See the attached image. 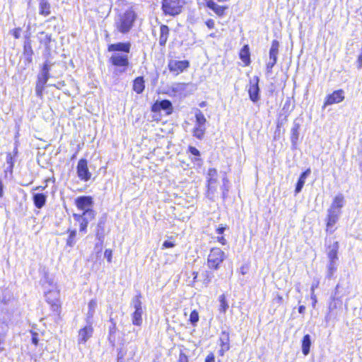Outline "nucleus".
Instances as JSON below:
<instances>
[{
    "label": "nucleus",
    "instance_id": "79ce46f5",
    "mask_svg": "<svg viewBox=\"0 0 362 362\" xmlns=\"http://www.w3.org/2000/svg\"><path fill=\"white\" fill-rule=\"evenodd\" d=\"M189 320L192 325H195L199 321V314L196 310L191 313Z\"/></svg>",
    "mask_w": 362,
    "mask_h": 362
},
{
    "label": "nucleus",
    "instance_id": "c9c22d12",
    "mask_svg": "<svg viewBox=\"0 0 362 362\" xmlns=\"http://www.w3.org/2000/svg\"><path fill=\"white\" fill-rule=\"evenodd\" d=\"M187 86L188 84L185 83H174L172 85V90L175 93L182 94Z\"/></svg>",
    "mask_w": 362,
    "mask_h": 362
},
{
    "label": "nucleus",
    "instance_id": "20e7f679",
    "mask_svg": "<svg viewBox=\"0 0 362 362\" xmlns=\"http://www.w3.org/2000/svg\"><path fill=\"white\" fill-rule=\"evenodd\" d=\"M132 305L134 309V313L132 315V323L134 325L140 326L142 323V303L140 300V297L136 296L132 300Z\"/></svg>",
    "mask_w": 362,
    "mask_h": 362
},
{
    "label": "nucleus",
    "instance_id": "4d7b16f0",
    "mask_svg": "<svg viewBox=\"0 0 362 362\" xmlns=\"http://www.w3.org/2000/svg\"><path fill=\"white\" fill-rule=\"evenodd\" d=\"M3 189H4L3 183H2L1 179L0 178V197H1L3 196V194H4Z\"/></svg>",
    "mask_w": 362,
    "mask_h": 362
},
{
    "label": "nucleus",
    "instance_id": "423d86ee",
    "mask_svg": "<svg viewBox=\"0 0 362 362\" xmlns=\"http://www.w3.org/2000/svg\"><path fill=\"white\" fill-rule=\"evenodd\" d=\"M341 214V211L336 209H333L329 207L327 210V230L333 231L334 226L338 221L340 216Z\"/></svg>",
    "mask_w": 362,
    "mask_h": 362
},
{
    "label": "nucleus",
    "instance_id": "49530a36",
    "mask_svg": "<svg viewBox=\"0 0 362 362\" xmlns=\"http://www.w3.org/2000/svg\"><path fill=\"white\" fill-rule=\"evenodd\" d=\"M21 29L20 28H17L11 30V34L16 39H18L21 36Z\"/></svg>",
    "mask_w": 362,
    "mask_h": 362
},
{
    "label": "nucleus",
    "instance_id": "ddd939ff",
    "mask_svg": "<svg viewBox=\"0 0 362 362\" xmlns=\"http://www.w3.org/2000/svg\"><path fill=\"white\" fill-rule=\"evenodd\" d=\"M344 99V91L342 90H335L332 94L327 95L324 106L325 107L327 105H331L335 103H339L343 101Z\"/></svg>",
    "mask_w": 362,
    "mask_h": 362
},
{
    "label": "nucleus",
    "instance_id": "ea45409f",
    "mask_svg": "<svg viewBox=\"0 0 362 362\" xmlns=\"http://www.w3.org/2000/svg\"><path fill=\"white\" fill-rule=\"evenodd\" d=\"M299 125L295 124L294 127L291 129V141L292 143H296L298 139L299 136Z\"/></svg>",
    "mask_w": 362,
    "mask_h": 362
},
{
    "label": "nucleus",
    "instance_id": "a19ab883",
    "mask_svg": "<svg viewBox=\"0 0 362 362\" xmlns=\"http://www.w3.org/2000/svg\"><path fill=\"white\" fill-rule=\"evenodd\" d=\"M11 298L12 296L11 293L7 290H4L2 291L1 296H0V301H1L4 303H6L8 301H10Z\"/></svg>",
    "mask_w": 362,
    "mask_h": 362
},
{
    "label": "nucleus",
    "instance_id": "2eb2a0df",
    "mask_svg": "<svg viewBox=\"0 0 362 362\" xmlns=\"http://www.w3.org/2000/svg\"><path fill=\"white\" fill-rule=\"evenodd\" d=\"M131 45L129 42H118L116 44H112L108 47L109 52H122L123 54H128L130 50Z\"/></svg>",
    "mask_w": 362,
    "mask_h": 362
},
{
    "label": "nucleus",
    "instance_id": "f704fd0d",
    "mask_svg": "<svg viewBox=\"0 0 362 362\" xmlns=\"http://www.w3.org/2000/svg\"><path fill=\"white\" fill-rule=\"evenodd\" d=\"M195 117H196V125H200V126H205L206 119L204 115V114L201 112L199 110H197L195 112Z\"/></svg>",
    "mask_w": 362,
    "mask_h": 362
},
{
    "label": "nucleus",
    "instance_id": "680f3d73",
    "mask_svg": "<svg viewBox=\"0 0 362 362\" xmlns=\"http://www.w3.org/2000/svg\"><path fill=\"white\" fill-rule=\"evenodd\" d=\"M317 286V285H313L311 287V293H314L315 288Z\"/></svg>",
    "mask_w": 362,
    "mask_h": 362
},
{
    "label": "nucleus",
    "instance_id": "5701e85b",
    "mask_svg": "<svg viewBox=\"0 0 362 362\" xmlns=\"http://www.w3.org/2000/svg\"><path fill=\"white\" fill-rule=\"evenodd\" d=\"M47 196L42 193H36L33 194L34 204L38 209H41L45 204Z\"/></svg>",
    "mask_w": 362,
    "mask_h": 362
},
{
    "label": "nucleus",
    "instance_id": "c03bdc74",
    "mask_svg": "<svg viewBox=\"0 0 362 362\" xmlns=\"http://www.w3.org/2000/svg\"><path fill=\"white\" fill-rule=\"evenodd\" d=\"M45 84L37 82L36 85V93L38 96H41L44 90Z\"/></svg>",
    "mask_w": 362,
    "mask_h": 362
},
{
    "label": "nucleus",
    "instance_id": "412c9836",
    "mask_svg": "<svg viewBox=\"0 0 362 362\" xmlns=\"http://www.w3.org/2000/svg\"><path fill=\"white\" fill-rule=\"evenodd\" d=\"M310 169L308 168L300 175L296 187V194H298L301 191L303 187L305 185V180L308 177V176L310 174Z\"/></svg>",
    "mask_w": 362,
    "mask_h": 362
},
{
    "label": "nucleus",
    "instance_id": "58836bf2",
    "mask_svg": "<svg viewBox=\"0 0 362 362\" xmlns=\"http://www.w3.org/2000/svg\"><path fill=\"white\" fill-rule=\"evenodd\" d=\"M39 39L40 42L47 47L51 42V35L45 32H41L39 33Z\"/></svg>",
    "mask_w": 362,
    "mask_h": 362
},
{
    "label": "nucleus",
    "instance_id": "de8ad7c7",
    "mask_svg": "<svg viewBox=\"0 0 362 362\" xmlns=\"http://www.w3.org/2000/svg\"><path fill=\"white\" fill-rule=\"evenodd\" d=\"M276 63V61L269 59V61L268 62V63L267 64V72H271L272 69L273 68V66L275 65Z\"/></svg>",
    "mask_w": 362,
    "mask_h": 362
},
{
    "label": "nucleus",
    "instance_id": "39448f33",
    "mask_svg": "<svg viewBox=\"0 0 362 362\" xmlns=\"http://www.w3.org/2000/svg\"><path fill=\"white\" fill-rule=\"evenodd\" d=\"M226 257L222 250H211L208 255V265L211 268L217 269Z\"/></svg>",
    "mask_w": 362,
    "mask_h": 362
},
{
    "label": "nucleus",
    "instance_id": "6e6d98bb",
    "mask_svg": "<svg viewBox=\"0 0 362 362\" xmlns=\"http://www.w3.org/2000/svg\"><path fill=\"white\" fill-rule=\"evenodd\" d=\"M163 246L165 247H173L175 245L171 241L166 240L163 243Z\"/></svg>",
    "mask_w": 362,
    "mask_h": 362
},
{
    "label": "nucleus",
    "instance_id": "dca6fc26",
    "mask_svg": "<svg viewBox=\"0 0 362 362\" xmlns=\"http://www.w3.org/2000/svg\"><path fill=\"white\" fill-rule=\"evenodd\" d=\"M163 110L166 111V114H170L172 112V104L168 100H164L160 102H156L152 107L153 111H159Z\"/></svg>",
    "mask_w": 362,
    "mask_h": 362
},
{
    "label": "nucleus",
    "instance_id": "37998d69",
    "mask_svg": "<svg viewBox=\"0 0 362 362\" xmlns=\"http://www.w3.org/2000/svg\"><path fill=\"white\" fill-rule=\"evenodd\" d=\"M110 321L112 323V325L110 327V335H112V334L115 333L116 332V322L115 321L114 318L112 316V314L110 315Z\"/></svg>",
    "mask_w": 362,
    "mask_h": 362
},
{
    "label": "nucleus",
    "instance_id": "7ed1b4c3",
    "mask_svg": "<svg viewBox=\"0 0 362 362\" xmlns=\"http://www.w3.org/2000/svg\"><path fill=\"white\" fill-rule=\"evenodd\" d=\"M185 4V0H163L162 8L165 14L175 16L181 13Z\"/></svg>",
    "mask_w": 362,
    "mask_h": 362
},
{
    "label": "nucleus",
    "instance_id": "bf43d9fd",
    "mask_svg": "<svg viewBox=\"0 0 362 362\" xmlns=\"http://www.w3.org/2000/svg\"><path fill=\"white\" fill-rule=\"evenodd\" d=\"M305 310V307L304 305H300L298 308V312L301 314L304 313Z\"/></svg>",
    "mask_w": 362,
    "mask_h": 362
},
{
    "label": "nucleus",
    "instance_id": "4468645a",
    "mask_svg": "<svg viewBox=\"0 0 362 362\" xmlns=\"http://www.w3.org/2000/svg\"><path fill=\"white\" fill-rule=\"evenodd\" d=\"M328 257L329 259V263L327 266V277L331 278L337 270V250H330L328 253Z\"/></svg>",
    "mask_w": 362,
    "mask_h": 362
},
{
    "label": "nucleus",
    "instance_id": "4be33fe9",
    "mask_svg": "<svg viewBox=\"0 0 362 362\" xmlns=\"http://www.w3.org/2000/svg\"><path fill=\"white\" fill-rule=\"evenodd\" d=\"M49 66L47 63H45L41 70L40 74L38 76L37 82L41 83L42 84H46L49 77Z\"/></svg>",
    "mask_w": 362,
    "mask_h": 362
},
{
    "label": "nucleus",
    "instance_id": "cd10ccee",
    "mask_svg": "<svg viewBox=\"0 0 362 362\" xmlns=\"http://www.w3.org/2000/svg\"><path fill=\"white\" fill-rule=\"evenodd\" d=\"M311 346V339L309 334H305L302 340V352L305 356L308 355Z\"/></svg>",
    "mask_w": 362,
    "mask_h": 362
},
{
    "label": "nucleus",
    "instance_id": "0e129e2a",
    "mask_svg": "<svg viewBox=\"0 0 362 362\" xmlns=\"http://www.w3.org/2000/svg\"><path fill=\"white\" fill-rule=\"evenodd\" d=\"M209 36H210V37H215V34H214V33H211V34H210V35H209Z\"/></svg>",
    "mask_w": 362,
    "mask_h": 362
},
{
    "label": "nucleus",
    "instance_id": "338daca9",
    "mask_svg": "<svg viewBox=\"0 0 362 362\" xmlns=\"http://www.w3.org/2000/svg\"><path fill=\"white\" fill-rule=\"evenodd\" d=\"M241 273H242L243 274H245V272H244V270H243V269H242Z\"/></svg>",
    "mask_w": 362,
    "mask_h": 362
},
{
    "label": "nucleus",
    "instance_id": "1a4fd4ad",
    "mask_svg": "<svg viewBox=\"0 0 362 362\" xmlns=\"http://www.w3.org/2000/svg\"><path fill=\"white\" fill-rule=\"evenodd\" d=\"M93 323H87V325L79 329L78 335V343L85 344L93 336Z\"/></svg>",
    "mask_w": 362,
    "mask_h": 362
},
{
    "label": "nucleus",
    "instance_id": "5fc2aeb1",
    "mask_svg": "<svg viewBox=\"0 0 362 362\" xmlns=\"http://www.w3.org/2000/svg\"><path fill=\"white\" fill-rule=\"evenodd\" d=\"M206 362H215V358L213 354H209L206 358Z\"/></svg>",
    "mask_w": 362,
    "mask_h": 362
},
{
    "label": "nucleus",
    "instance_id": "f03ea898",
    "mask_svg": "<svg viewBox=\"0 0 362 362\" xmlns=\"http://www.w3.org/2000/svg\"><path fill=\"white\" fill-rule=\"evenodd\" d=\"M134 19V12L131 10L127 11L116 22L117 30L123 33H127L132 28Z\"/></svg>",
    "mask_w": 362,
    "mask_h": 362
},
{
    "label": "nucleus",
    "instance_id": "052dcab7",
    "mask_svg": "<svg viewBox=\"0 0 362 362\" xmlns=\"http://www.w3.org/2000/svg\"><path fill=\"white\" fill-rule=\"evenodd\" d=\"M193 275H194L193 279H194V282L198 277V274L197 272H193Z\"/></svg>",
    "mask_w": 362,
    "mask_h": 362
},
{
    "label": "nucleus",
    "instance_id": "c85d7f7f",
    "mask_svg": "<svg viewBox=\"0 0 362 362\" xmlns=\"http://www.w3.org/2000/svg\"><path fill=\"white\" fill-rule=\"evenodd\" d=\"M226 229H227V226L223 225V224L218 225L216 228V234L217 235V240L223 245H226V240L221 235L223 233V232Z\"/></svg>",
    "mask_w": 362,
    "mask_h": 362
},
{
    "label": "nucleus",
    "instance_id": "72a5a7b5",
    "mask_svg": "<svg viewBox=\"0 0 362 362\" xmlns=\"http://www.w3.org/2000/svg\"><path fill=\"white\" fill-rule=\"evenodd\" d=\"M8 326L5 322L0 321V350L1 349V345L4 343V337L8 332Z\"/></svg>",
    "mask_w": 362,
    "mask_h": 362
},
{
    "label": "nucleus",
    "instance_id": "603ef678",
    "mask_svg": "<svg viewBox=\"0 0 362 362\" xmlns=\"http://www.w3.org/2000/svg\"><path fill=\"white\" fill-rule=\"evenodd\" d=\"M38 337H37V333H33L32 334V342L33 344H34L35 345H37L38 344Z\"/></svg>",
    "mask_w": 362,
    "mask_h": 362
},
{
    "label": "nucleus",
    "instance_id": "3c124183",
    "mask_svg": "<svg viewBox=\"0 0 362 362\" xmlns=\"http://www.w3.org/2000/svg\"><path fill=\"white\" fill-rule=\"evenodd\" d=\"M104 256L107 258V262H110L112 259V250H105Z\"/></svg>",
    "mask_w": 362,
    "mask_h": 362
},
{
    "label": "nucleus",
    "instance_id": "69168bd1",
    "mask_svg": "<svg viewBox=\"0 0 362 362\" xmlns=\"http://www.w3.org/2000/svg\"><path fill=\"white\" fill-rule=\"evenodd\" d=\"M278 298H279V301H281L282 300V297H281V296H279Z\"/></svg>",
    "mask_w": 362,
    "mask_h": 362
},
{
    "label": "nucleus",
    "instance_id": "13d9d810",
    "mask_svg": "<svg viewBox=\"0 0 362 362\" xmlns=\"http://www.w3.org/2000/svg\"><path fill=\"white\" fill-rule=\"evenodd\" d=\"M311 298L313 300V306L314 307L317 302L316 296L314 293H311Z\"/></svg>",
    "mask_w": 362,
    "mask_h": 362
},
{
    "label": "nucleus",
    "instance_id": "09e8293b",
    "mask_svg": "<svg viewBox=\"0 0 362 362\" xmlns=\"http://www.w3.org/2000/svg\"><path fill=\"white\" fill-rule=\"evenodd\" d=\"M189 151L194 156H199L200 155L199 151L195 147L190 146L189 148Z\"/></svg>",
    "mask_w": 362,
    "mask_h": 362
},
{
    "label": "nucleus",
    "instance_id": "864d4df0",
    "mask_svg": "<svg viewBox=\"0 0 362 362\" xmlns=\"http://www.w3.org/2000/svg\"><path fill=\"white\" fill-rule=\"evenodd\" d=\"M206 25L209 28H213L215 25L214 21L212 19H209L208 21H206Z\"/></svg>",
    "mask_w": 362,
    "mask_h": 362
},
{
    "label": "nucleus",
    "instance_id": "e2e57ef3",
    "mask_svg": "<svg viewBox=\"0 0 362 362\" xmlns=\"http://www.w3.org/2000/svg\"><path fill=\"white\" fill-rule=\"evenodd\" d=\"M40 189H44V187H37L35 188V190Z\"/></svg>",
    "mask_w": 362,
    "mask_h": 362
},
{
    "label": "nucleus",
    "instance_id": "f257e3e1",
    "mask_svg": "<svg viewBox=\"0 0 362 362\" xmlns=\"http://www.w3.org/2000/svg\"><path fill=\"white\" fill-rule=\"evenodd\" d=\"M77 208L83 211L85 216H88V218H95V212L92 209L93 202L91 197L82 196L76 198L75 201Z\"/></svg>",
    "mask_w": 362,
    "mask_h": 362
},
{
    "label": "nucleus",
    "instance_id": "f8f14e48",
    "mask_svg": "<svg viewBox=\"0 0 362 362\" xmlns=\"http://www.w3.org/2000/svg\"><path fill=\"white\" fill-rule=\"evenodd\" d=\"M111 63L116 66L126 67L129 65L127 54L115 52L110 59Z\"/></svg>",
    "mask_w": 362,
    "mask_h": 362
},
{
    "label": "nucleus",
    "instance_id": "f3484780",
    "mask_svg": "<svg viewBox=\"0 0 362 362\" xmlns=\"http://www.w3.org/2000/svg\"><path fill=\"white\" fill-rule=\"evenodd\" d=\"M97 308V301L95 299H92L88 304V312L86 313V323H93V318Z\"/></svg>",
    "mask_w": 362,
    "mask_h": 362
},
{
    "label": "nucleus",
    "instance_id": "4c0bfd02",
    "mask_svg": "<svg viewBox=\"0 0 362 362\" xmlns=\"http://www.w3.org/2000/svg\"><path fill=\"white\" fill-rule=\"evenodd\" d=\"M219 302H220V307H219V311L220 313H225L228 308V304L226 300L225 295L222 294L219 296Z\"/></svg>",
    "mask_w": 362,
    "mask_h": 362
},
{
    "label": "nucleus",
    "instance_id": "a211bd4d",
    "mask_svg": "<svg viewBox=\"0 0 362 362\" xmlns=\"http://www.w3.org/2000/svg\"><path fill=\"white\" fill-rule=\"evenodd\" d=\"M221 349L219 351L221 355H223L224 352L228 351L229 346V335L226 332H222L220 337Z\"/></svg>",
    "mask_w": 362,
    "mask_h": 362
},
{
    "label": "nucleus",
    "instance_id": "9b49d317",
    "mask_svg": "<svg viewBox=\"0 0 362 362\" xmlns=\"http://www.w3.org/2000/svg\"><path fill=\"white\" fill-rule=\"evenodd\" d=\"M189 66V62L186 60L177 61L171 60L168 63V68L171 72L175 73V75H178L182 73L185 69Z\"/></svg>",
    "mask_w": 362,
    "mask_h": 362
},
{
    "label": "nucleus",
    "instance_id": "0eeeda50",
    "mask_svg": "<svg viewBox=\"0 0 362 362\" xmlns=\"http://www.w3.org/2000/svg\"><path fill=\"white\" fill-rule=\"evenodd\" d=\"M259 78L258 76H254L250 81L248 93L250 100L254 103H256L259 100Z\"/></svg>",
    "mask_w": 362,
    "mask_h": 362
},
{
    "label": "nucleus",
    "instance_id": "2f4dec72",
    "mask_svg": "<svg viewBox=\"0 0 362 362\" xmlns=\"http://www.w3.org/2000/svg\"><path fill=\"white\" fill-rule=\"evenodd\" d=\"M214 275L211 272L209 271L203 272L200 275V280L202 281L203 285L205 287H207L209 283L211 282Z\"/></svg>",
    "mask_w": 362,
    "mask_h": 362
},
{
    "label": "nucleus",
    "instance_id": "8fccbe9b",
    "mask_svg": "<svg viewBox=\"0 0 362 362\" xmlns=\"http://www.w3.org/2000/svg\"><path fill=\"white\" fill-rule=\"evenodd\" d=\"M76 232L73 231L71 233L69 240H67V246L72 247V241L74 238L75 237Z\"/></svg>",
    "mask_w": 362,
    "mask_h": 362
},
{
    "label": "nucleus",
    "instance_id": "bb28decb",
    "mask_svg": "<svg viewBox=\"0 0 362 362\" xmlns=\"http://www.w3.org/2000/svg\"><path fill=\"white\" fill-rule=\"evenodd\" d=\"M279 43L277 40H273L269 50V59L276 61L279 53Z\"/></svg>",
    "mask_w": 362,
    "mask_h": 362
},
{
    "label": "nucleus",
    "instance_id": "aec40b11",
    "mask_svg": "<svg viewBox=\"0 0 362 362\" xmlns=\"http://www.w3.org/2000/svg\"><path fill=\"white\" fill-rule=\"evenodd\" d=\"M344 204H345L344 196L340 193V194H337L334 197L333 201L329 207L341 211V209L344 207Z\"/></svg>",
    "mask_w": 362,
    "mask_h": 362
},
{
    "label": "nucleus",
    "instance_id": "9d476101",
    "mask_svg": "<svg viewBox=\"0 0 362 362\" xmlns=\"http://www.w3.org/2000/svg\"><path fill=\"white\" fill-rule=\"evenodd\" d=\"M46 300L51 305L53 310L57 311L60 307L59 291L58 290H50L45 294Z\"/></svg>",
    "mask_w": 362,
    "mask_h": 362
},
{
    "label": "nucleus",
    "instance_id": "b1692460",
    "mask_svg": "<svg viewBox=\"0 0 362 362\" xmlns=\"http://www.w3.org/2000/svg\"><path fill=\"white\" fill-rule=\"evenodd\" d=\"M145 85H144V78L141 76L137 77L134 79V83H133V89L138 94H140L143 92L144 90Z\"/></svg>",
    "mask_w": 362,
    "mask_h": 362
},
{
    "label": "nucleus",
    "instance_id": "e433bc0d",
    "mask_svg": "<svg viewBox=\"0 0 362 362\" xmlns=\"http://www.w3.org/2000/svg\"><path fill=\"white\" fill-rule=\"evenodd\" d=\"M217 177L207 178L209 193H214L216 190Z\"/></svg>",
    "mask_w": 362,
    "mask_h": 362
},
{
    "label": "nucleus",
    "instance_id": "393cba45",
    "mask_svg": "<svg viewBox=\"0 0 362 362\" xmlns=\"http://www.w3.org/2000/svg\"><path fill=\"white\" fill-rule=\"evenodd\" d=\"M206 5L218 16H223L226 8V7L219 6L211 0L208 1Z\"/></svg>",
    "mask_w": 362,
    "mask_h": 362
},
{
    "label": "nucleus",
    "instance_id": "473e14b6",
    "mask_svg": "<svg viewBox=\"0 0 362 362\" xmlns=\"http://www.w3.org/2000/svg\"><path fill=\"white\" fill-rule=\"evenodd\" d=\"M206 127L196 125L193 129V136L199 139H202L205 134Z\"/></svg>",
    "mask_w": 362,
    "mask_h": 362
},
{
    "label": "nucleus",
    "instance_id": "a878e982",
    "mask_svg": "<svg viewBox=\"0 0 362 362\" xmlns=\"http://www.w3.org/2000/svg\"><path fill=\"white\" fill-rule=\"evenodd\" d=\"M240 58L244 62L245 66L250 64V54L249 52V47L247 45H245L240 52Z\"/></svg>",
    "mask_w": 362,
    "mask_h": 362
},
{
    "label": "nucleus",
    "instance_id": "6ab92c4d",
    "mask_svg": "<svg viewBox=\"0 0 362 362\" xmlns=\"http://www.w3.org/2000/svg\"><path fill=\"white\" fill-rule=\"evenodd\" d=\"M75 219L80 223V231L85 233L89 221L93 218H88V216H85L83 214H74Z\"/></svg>",
    "mask_w": 362,
    "mask_h": 362
},
{
    "label": "nucleus",
    "instance_id": "6e6552de",
    "mask_svg": "<svg viewBox=\"0 0 362 362\" xmlns=\"http://www.w3.org/2000/svg\"><path fill=\"white\" fill-rule=\"evenodd\" d=\"M78 177L83 181H88L91 177V173L88 170L87 160L86 159L79 160L77 165Z\"/></svg>",
    "mask_w": 362,
    "mask_h": 362
},
{
    "label": "nucleus",
    "instance_id": "7c9ffc66",
    "mask_svg": "<svg viewBox=\"0 0 362 362\" xmlns=\"http://www.w3.org/2000/svg\"><path fill=\"white\" fill-rule=\"evenodd\" d=\"M39 13L44 16H47L50 13V5L46 0L40 1Z\"/></svg>",
    "mask_w": 362,
    "mask_h": 362
},
{
    "label": "nucleus",
    "instance_id": "c756f323",
    "mask_svg": "<svg viewBox=\"0 0 362 362\" xmlns=\"http://www.w3.org/2000/svg\"><path fill=\"white\" fill-rule=\"evenodd\" d=\"M160 35L159 37V43L160 45H163L165 44L167 39H168V33H169L168 27L167 25H161L160 28Z\"/></svg>",
    "mask_w": 362,
    "mask_h": 362
},
{
    "label": "nucleus",
    "instance_id": "a18cd8bd",
    "mask_svg": "<svg viewBox=\"0 0 362 362\" xmlns=\"http://www.w3.org/2000/svg\"><path fill=\"white\" fill-rule=\"evenodd\" d=\"M218 177L217 170L215 168L209 169V171L207 173V178L208 177Z\"/></svg>",
    "mask_w": 362,
    "mask_h": 362
}]
</instances>
